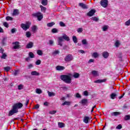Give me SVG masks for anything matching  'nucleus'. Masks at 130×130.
Returning <instances> with one entry per match:
<instances>
[{
    "label": "nucleus",
    "instance_id": "11",
    "mask_svg": "<svg viewBox=\"0 0 130 130\" xmlns=\"http://www.w3.org/2000/svg\"><path fill=\"white\" fill-rule=\"evenodd\" d=\"M33 45H34V43L32 42H29L26 46V48H32L33 47Z\"/></svg>",
    "mask_w": 130,
    "mask_h": 130
},
{
    "label": "nucleus",
    "instance_id": "35",
    "mask_svg": "<svg viewBox=\"0 0 130 130\" xmlns=\"http://www.w3.org/2000/svg\"><path fill=\"white\" fill-rule=\"evenodd\" d=\"M71 103L70 102H64L63 104H62V106H64V105H70Z\"/></svg>",
    "mask_w": 130,
    "mask_h": 130
},
{
    "label": "nucleus",
    "instance_id": "17",
    "mask_svg": "<svg viewBox=\"0 0 130 130\" xmlns=\"http://www.w3.org/2000/svg\"><path fill=\"white\" fill-rule=\"evenodd\" d=\"M112 116H117V115H120V112H114L111 113Z\"/></svg>",
    "mask_w": 130,
    "mask_h": 130
},
{
    "label": "nucleus",
    "instance_id": "6",
    "mask_svg": "<svg viewBox=\"0 0 130 130\" xmlns=\"http://www.w3.org/2000/svg\"><path fill=\"white\" fill-rule=\"evenodd\" d=\"M74 59V57L73 56V55L69 54L66 56V57L64 58V61L66 62H70Z\"/></svg>",
    "mask_w": 130,
    "mask_h": 130
},
{
    "label": "nucleus",
    "instance_id": "52",
    "mask_svg": "<svg viewBox=\"0 0 130 130\" xmlns=\"http://www.w3.org/2000/svg\"><path fill=\"white\" fill-rule=\"evenodd\" d=\"M49 113V114H55V113H56V111H50Z\"/></svg>",
    "mask_w": 130,
    "mask_h": 130
},
{
    "label": "nucleus",
    "instance_id": "61",
    "mask_svg": "<svg viewBox=\"0 0 130 130\" xmlns=\"http://www.w3.org/2000/svg\"><path fill=\"white\" fill-rule=\"evenodd\" d=\"M6 39H7V38H4L3 40H2V43H3V45L5 44V41H6Z\"/></svg>",
    "mask_w": 130,
    "mask_h": 130
},
{
    "label": "nucleus",
    "instance_id": "41",
    "mask_svg": "<svg viewBox=\"0 0 130 130\" xmlns=\"http://www.w3.org/2000/svg\"><path fill=\"white\" fill-rule=\"evenodd\" d=\"M59 25L60 27H66V24H64V23H63L62 21H60L59 22Z\"/></svg>",
    "mask_w": 130,
    "mask_h": 130
},
{
    "label": "nucleus",
    "instance_id": "29",
    "mask_svg": "<svg viewBox=\"0 0 130 130\" xmlns=\"http://www.w3.org/2000/svg\"><path fill=\"white\" fill-rule=\"evenodd\" d=\"M31 35L32 34H31V32H30V31H27L26 32V37H27V38H30Z\"/></svg>",
    "mask_w": 130,
    "mask_h": 130
},
{
    "label": "nucleus",
    "instance_id": "37",
    "mask_svg": "<svg viewBox=\"0 0 130 130\" xmlns=\"http://www.w3.org/2000/svg\"><path fill=\"white\" fill-rule=\"evenodd\" d=\"M29 56L31 58H34V53H33L32 52H30L29 53Z\"/></svg>",
    "mask_w": 130,
    "mask_h": 130
},
{
    "label": "nucleus",
    "instance_id": "8",
    "mask_svg": "<svg viewBox=\"0 0 130 130\" xmlns=\"http://www.w3.org/2000/svg\"><path fill=\"white\" fill-rule=\"evenodd\" d=\"M13 49H20L21 47L20 46V43L19 42H15L13 43Z\"/></svg>",
    "mask_w": 130,
    "mask_h": 130
},
{
    "label": "nucleus",
    "instance_id": "60",
    "mask_svg": "<svg viewBox=\"0 0 130 130\" xmlns=\"http://www.w3.org/2000/svg\"><path fill=\"white\" fill-rule=\"evenodd\" d=\"M28 103H29V100H26V103L25 104V105L26 107L28 106Z\"/></svg>",
    "mask_w": 130,
    "mask_h": 130
},
{
    "label": "nucleus",
    "instance_id": "46",
    "mask_svg": "<svg viewBox=\"0 0 130 130\" xmlns=\"http://www.w3.org/2000/svg\"><path fill=\"white\" fill-rule=\"evenodd\" d=\"M116 129H121L122 126H121V124H119L116 126Z\"/></svg>",
    "mask_w": 130,
    "mask_h": 130
},
{
    "label": "nucleus",
    "instance_id": "26",
    "mask_svg": "<svg viewBox=\"0 0 130 130\" xmlns=\"http://www.w3.org/2000/svg\"><path fill=\"white\" fill-rule=\"evenodd\" d=\"M40 8L41 9V12L45 13V11H46V8L43 7L42 5L40 6Z\"/></svg>",
    "mask_w": 130,
    "mask_h": 130
},
{
    "label": "nucleus",
    "instance_id": "42",
    "mask_svg": "<svg viewBox=\"0 0 130 130\" xmlns=\"http://www.w3.org/2000/svg\"><path fill=\"white\" fill-rule=\"evenodd\" d=\"M115 45L116 47H118V46H119V45H120V43H119V41H116L115 43Z\"/></svg>",
    "mask_w": 130,
    "mask_h": 130
},
{
    "label": "nucleus",
    "instance_id": "62",
    "mask_svg": "<svg viewBox=\"0 0 130 130\" xmlns=\"http://www.w3.org/2000/svg\"><path fill=\"white\" fill-rule=\"evenodd\" d=\"M79 52H80V53H85V51L83 50H80L78 51Z\"/></svg>",
    "mask_w": 130,
    "mask_h": 130
},
{
    "label": "nucleus",
    "instance_id": "12",
    "mask_svg": "<svg viewBox=\"0 0 130 130\" xmlns=\"http://www.w3.org/2000/svg\"><path fill=\"white\" fill-rule=\"evenodd\" d=\"M80 103H81L82 105H86L87 103H88V100L87 99H83L80 102Z\"/></svg>",
    "mask_w": 130,
    "mask_h": 130
},
{
    "label": "nucleus",
    "instance_id": "40",
    "mask_svg": "<svg viewBox=\"0 0 130 130\" xmlns=\"http://www.w3.org/2000/svg\"><path fill=\"white\" fill-rule=\"evenodd\" d=\"M7 21H13V18L11 16H7L6 18Z\"/></svg>",
    "mask_w": 130,
    "mask_h": 130
},
{
    "label": "nucleus",
    "instance_id": "48",
    "mask_svg": "<svg viewBox=\"0 0 130 130\" xmlns=\"http://www.w3.org/2000/svg\"><path fill=\"white\" fill-rule=\"evenodd\" d=\"M77 32L78 33H82L83 32V28H78Z\"/></svg>",
    "mask_w": 130,
    "mask_h": 130
},
{
    "label": "nucleus",
    "instance_id": "45",
    "mask_svg": "<svg viewBox=\"0 0 130 130\" xmlns=\"http://www.w3.org/2000/svg\"><path fill=\"white\" fill-rule=\"evenodd\" d=\"M19 73H20L19 70H15L14 73V76H17V75H19Z\"/></svg>",
    "mask_w": 130,
    "mask_h": 130
},
{
    "label": "nucleus",
    "instance_id": "38",
    "mask_svg": "<svg viewBox=\"0 0 130 130\" xmlns=\"http://www.w3.org/2000/svg\"><path fill=\"white\" fill-rule=\"evenodd\" d=\"M91 20H92V21H94L95 22H98V21H99V19L96 17H92Z\"/></svg>",
    "mask_w": 130,
    "mask_h": 130
},
{
    "label": "nucleus",
    "instance_id": "64",
    "mask_svg": "<svg viewBox=\"0 0 130 130\" xmlns=\"http://www.w3.org/2000/svg\"><path fill=\"white\" fill-rule=\"evenodd\" d=\"M49 44H50V45H52V44H53V41L50 40L49 41Z\"/></svg>",
    "mask_w": 130,
    "mask_h": 130
},
{
    "label": "nucleus",
    "instance_id": "28",
    "mask_svg": "<svg viewBox=\"0 0 130 130\" xmlns=\"http://www.w3.org/2000/svg\"><path fill=\"white\" fill-rule=\"evenodd\" d=\"M58 125L60 128L64 127V124L62 122H58Z\"/></svg>",
    "mask_w": 130,
    "mask_h": 130
},
{
    "label": "nucleus",
    "instance_id": "30",
    "mask_svg": "<svg viewBox=\"0 0 130 130\" xmlns=\"http://www.w3.org/2000/svg\"><path fill=\"white\" fill-rule=\"evenodd\" d=\"M91 74L93 75V76H98V72L95 71V70H93L91 72Z\"/></svg>",
    "mask_w": 130,
    "mask_h": 130
},
{
    "label": "nucleus",
    "instance_id": "14",
    "mask_svg": "<svg viewBox=\"0 0 130 130\" xmlns=\"http://www.w3.org/2000/svg\"><path fill=\"white\" fill-rule=\"evenodd\" d=\"M103 56L104 58H108L109 56V53L107 51H104L103 52Z\"/></svg>",
    "mask_w": 130,
    "mask_h": 130
},
{
    "label": "nucleus",
    "instance_id": "4",
    "mask_svg": "<svg viewBox=\"0 0 130 130\" xmlns=\"http://www.w3.org/2000/svg\"><path fill=\"white\" fill-rule=\"evenodd\" d=\"M31 25V23L30 22H27L26 24L25 23H21L20 25L21 27L23 30L24 31H27L28 29L30 28V25Z\"/></svg>",
    "mask_w": 130,
    "mask_h": 130
},
{
    "label": "nucleus",
    "instance_id": "27",
    "mask_svg": "<svg viewBox=\"0 0 130 130\" xmlns=\"http://www.w3.org/2000/svg\"><path fill=\"white\" fill-rule=\"evenodd\" d=\"M48 96L49 97H52V96H55V94L54 92H51L50 91H48Z\"/></svg>",
    "mask_w": 130,
    "mask_h": 130
},
{
    "label": "nucleus",
    "instance_id": "43",
    "mask_svg": "<svg viewBox=\"0 0 130 130\" xmlns=\"http://www.w3.org/2000/svg\"><path fill=\"white\" fill-rule=\"evenodd\" d=\"M4 70L6 72H9L11 70V68L10 67H6L4 68Z\"/></svg>",
    "mask_w": 130,
    "mask_h": 130
},
{
    "label": "nucleus",
    "instance_id": "7",
    "mask_svg": "<svg viewBox=\"0 0 130 130\" xmlns=\"http://www.w3.org/2000/svg\"><path fill=\"white\" fill-rule=\"evenodd\" d=\"M100 4L103 8H107L108 6V0H102Z\"/></svg>",
    "mask_w": 130,
    "mask_h": 130
},
{
    "label": "nucleus",
    "instance_id": "31",
    "mask_svg": "<svg viewBox=\"0 0 130 130\" xmlns=\"http://www.w3.org/2000/svg\"><path fill=\"white\" fill-rule=\"evenodd\" d=\"M92 56L93 57H94L95 58H97V57H98V56H99V55L98 54V53L97 52H94L92 54Z\"/></svg>",
    "mask_w": 130,
    "mask_h": 130
},
{
    "label": "nucleus",
    "instance_id": "57",
    "mask_svg": "<svg viewBox=\"0 0 130 130\" xmlns=\"http://www.w3.org/2000/svg\"><path fill=\"white\" fill-rule=\"evenodd\" d=\"M16 32V28H14L11 29V32L14 34Z\"/></svg>",
    "mask_w": 130,
    "mask_h": 130
},
{
    "label": "nucleus",
    "instance_id": "21",
    "mask_svg": "<svg viewBox=\"0 0 130 130\" xmlns=\"http://www.w3.org/2000/svg\"><path fill=\"white\" fill-rule=\"evenodd\" d=\"M72 38L74 43H78V38H77V37L73 36Z\"/></svg>",
    "mask_w": 130,
    "mask_h": 130
},
{
    "label": "nucleus",
    "instance_id": "36",
    "mask_svg": "<svg viewBox=\"0 0 130 130\" xmlns=\"http://www.w3.org/2000/svg\"><path fill=\"white\" fill-rule=\"evenodd\" d=\"M37 54H38V55H42L43 54V52H42V51L41 50H38Z\"/></svg>",
    "mask_w": 130,
    "mask_h": 130
},
{
    "label": "nucleus",
    "instance_id": "24",
    "mask_svg": "<svg viewBox=\"0 0 130 130\" xmlns=\"http://www.w3.org/2000/svg\"><path fill=\"white\" fill-rule=\"evenodd\" d=\"M38 29V28L37 27V26H36V25H34L31 28L32 32H35L36 31H37V30Z\"/></svg>",
    "mask_w": 130,
    "mask_h": 130
},
{
    "label": "nucleus",
    "instance_id": "55",
    "mask_svg": "<svg viewBox=\"0 0 130 130\" xmlns=\"http://www.w3.org/2000/svg\"><path fill=\"white\" fill-rule=\"evenodd\" d=\"M40 107L39 105L37 104L35 106V107L33 108V109H38Z\"/></svg>",
    "mask_w": 130,
    "mask_h": 130
},
{
    "label": "nucleus",
    "instance_id": "33",
    "mask_svg": "<svg viewBox=\"0 0 130 130\" xmlns=\"http://www.w3.org/2000/svg\"><path fill=\"white\" fill-rule=\"evenodd\" d=\"M52 33H58V29L56 28H53L51 30Z\"/></svg>",
    "mask_w": 130,
    "mask_h": 130
},
{
    "label": "nucleus",
    "instance_id": "1",
    "mask_svg": "<svg viewBox=\"0 0 130 130\" xmlns=\"http://www.w3.org/2000/svg\"><path fill=\"white\" fill-rule=\"evenodd\" d=\"M22 107H23V104L21 103L14 104L12 106V109L9 112V116H12V115H14L15 113H18V112H19L18 109H21Z\"/></svg>",
    "mask_w": 130,
    "mask_h": 130
},
{
    "label": "nucleus",
    "instance_id": "20",
    "mask_svg": "<svg viewBox=\"0 0 130 130\" xmlns=\"http://www.w3.org/2000/svg\"><path fill=\"white\" fill-rule=\"evenodd\" d=\"M73 77L74 78H75V79H78L80 77V74L78 73H74V74L73 75Z\"/></svg>",
    "mask_w": 130,
    "mask_h": 130
},
{
    "label": "nucleus",
    "instance_id": "53",
    "mask_svg": "<svg viewBox=\"0 0 130 130\" xmlns=\"http://www.w3.org/2000/svg\"><path fill=\"white\" fill-rule=\"evenodd\" d=\"M76 98H82V96H81L80 94L79 93H76Z\"/></svg>",
    "mask_w": 130,
    "mask_h": 130
},
{
    "label": "nucleus",
    "instance_id": "63",
    "mask_svg": "<svg viewBox=\"0 0 130 130\" xmlns=\"http://www.w3.org/2000/svg\"><path fill=\"white\" fill-rule=\"evenodd\" d=\"M44 106H48V102H46L44 103Z\"/></svg>",
    "mask_w": 130,
    "mask_h": 130
},
{
    "label": "nucleus",
    "instance_id": "58",
    "mask_svg": "<svg viewBox=\"0 0 130 130\" xmlns=\"http://www.w3.org/2000/svg\"><path fill=\"white\" fill-rule=\"evenodd\" d=\"M32 68H33V64H30L28 65V69H30Z\"/></svg>",
    "mask_w": 130,
    "mask_h": 130
},
{
    "label": "nucleus",
    "instance_id": "18",
    "mask_svg": "<svg viewBox=\"0 0 130 130\" xmlns=\"http://www.w3.org/2000/svg\"><path fill=\"white\" fill-rule=\"evenodd\" d=\"M31 76H39V75H40V74L38 72H37V71H32L31 72Z\"/></svg>",
    "mask_w": 130,
    "mask_h": 130
},
{
    "label": "nucleus",
    "instance_id": "23",
    "mask_svg": "<svg viewBox=\"0 0 130 130\" xmlns=\"http://www.w3.org/2000/svg\"><path fill=\"white\" fill-rule=\"evenodd\" d=\"M55 23L52 22H50L47 24V27H52L53 25H55Z\"/></svg>",
    "mask_w": 130,
    "mask_h": 130
},
{
    "label": "nucleus",
    "instance_id": "13",
    "mask_svg": "<svg viewBox=\"0 0 130 130\" xmlns=\"http://www.w3.org/2000/svg\"><path fill=\"white\" fill-rule=\"evenodd\" d=\"M19 14H20V12H19V10L14 9L13 10V13H12V16H18Z\"/></svg>",
    "mask_w": 130,
    "mask_h": 130
},
{
    "label": "nucleus",
    "instance_id": "25",
    "mask_svg": "<svg viewBox=\"0 0 130 130\" xmlns=\"http://www.w3.org/2000/svg\"><path fill=\"white\" fill-rule=\"evenodd\" d=\"M41 4L43 6H47V0H42Z\"/></svg>",
    "mask_w": 130,
    "mask_h": 130
},
{
    "label": "nucleus",
    "instance_id": "56",
    "mask_svg": "<svg viewBox=\"0 0 130 130\" xmlns=\"http://www.w3.org/2000/svg\"><path fill=\"white\" fill-rule=\"evenodd\" d=\"M58 53H59V51L58 50H56L53 53V54H54V55H56V54H58Z\"/></svg>",
    "mask_w": 130,
    "mask_h": 130
},
{
    "label": "nucleus",
    "instance_id": "16",
    "mask_svg": "<svg viewBox=\"0 0 130 130\" xmlns=\"http://www.w3.org/2000/svg\"><path fill=\"white\" fill-rule=\"evenodd\" d=\"M89 119H90V118L88 116L84 117V118L83 119L84 122L85 123H89Z\"/></svg>",
    "mask_w": 130,
    "mask_h": 130
},
{
    "label": "nucleus",
    "instance_id": "32",
    "mask_svg": "<svg viewBox=\"0 0 130 130\" xmlns=\"http://www.w3.org/2000/svg\"><path fill=\"white\" fill-rule=\"evenodd\" d=\"M82 43L83 45H87V44H88V42H87V40L86 39L82 40Z\"/></svg>",
    "mask_w": 130,
    "mask_h": 130
},
{
    "label": "nucleus",
    "instance_id": "50",
    "mask_svg": "<svg viewBox=\"0 0 130 130\" xmlns=\"http://www.w3.org/2000/svg\"><path fill=\"white\" fill-rule=\"evenodd\" d=\"M41 63V60H37L36 62V64L37 66H39Z\"/></svg>",
    "mask_w": 130,
    "mask_h": 130
},
{
    "label": "nucleus",
    "instance_id": "59",
    "mask_svg": "<svg viewBox=\"0 0 130 130\" xmlns=\"http://www.w3.org/2000/svg\"><path fill=\"white\" fill-rule=\"evenodd\" d=\"M91 62H94V59H90L88 61V63H91Z\"/></svg>",
    "mask_w": 130,
    "mask_h": 130
},
{
    "label": "nucleus",
    "instance_id": "5",
    "mask_svg": "<svg viewBox=\"0 0 130 130\" xmlns=\"http://www.w3.org/2000/svg\"><path fill=\"white\" fill-rule=\"evenodd\" d=\"M31 15L32 16V17L38 18V21H41V20L43 19V14H42L41 12L34 13Z\"/></svg>",
    "mask_w": 130,
    "mask_h": 130
},
{
    "label": "nucleus",
    "instance_id": "47",
    "mask_svg": "<svg viewBox=\"0 0 130 130\" xmlns=\"http://www.w3.org/2000/svg\"><path fill=\"white\" fill-rule=\"evenodd\" d=\"M18 90H22L23 88H24V86H23V84H20L18 85Z\"/></svg>",
    "mask_w": 130,
    "mask_h": 130
},
{
    "label": "nucleus",
    "instance_id": "44",
    "mask_svg": "<svg viewBox=\"0 0 130 130\" xmlns=\"http://www.w3.org/2000/svg\"><path fill=\"white\" fill-rule=\"evenodd\" d=\"M3 25L5 27H6V28H9V24L8 23V22H4L3 23Z\"/></svg>",
    "mask_w": 130,
    "mask_h": 130
},
{
    "label": "nucleus",
    "instance_id": "3",
    "mask_svg": "<svg viewBox=\"0 0 130 130\" xmlns=\"http://www.w3.org/2000/svg\"><path fill=\"white\" fill-rule=\"evenodd\" d=\"M70 41V37H69L67 35L63 34L62 36L58 38V45L60 46H62L63 41Z\"/></svg>",
    "mask_w": 130,
    "mask_h": 130
},
{
    "label": "nucleus",
    "instance_id": "39",
    "mask_svg": "<svg viewBox=\"0 0 130 130\" xmlns=\"http://www.w3.org/2000/svg\"><path fill=\"white\" fill-rule=\"evenodd\" d=\"M130 119V116L129 115H125L124 117V120H129Z\"/></svg>",
    "mask_w": 130,
    "mask_h": 130
},
{
    "label": "nucleus",
    "instance_id": "10",
    "mask_svg": "<svg viewBox=\"0 0 130 130\" xmlns=\"http://www.w3.org/2000/svg\"><path fill=\"white\" fill-rule=\"evenodd\" d=\"M79 7H81L82 9H84V10H86L88 9V6H87L86 4L82 3H80L79 4Z\"/></svg>",
    "mask_w": 130,
    "mask_h": 130
},
{
    "label": "nucleus",
    "instance_id": "15",
    "mask_svg": "<svg viewBox=\"0 0 130 130\" xmlns=\"http://www.w3.org/2000/svg\"><path fill=\"white\" fill-rule=\"evenodd\" d=\"M64 69V67L63 66H57L56 67V71H63Z\"/></svg>",
    "mask_w": 130,
    "mask_h": 130
},
{
    "label": "nucleus",
    "instance_id": "9",
    "mask_svg": "<svg viewBox=\"0 0 130 130\" xmlns=\"http://www.w3.org/2000/svg\"><path fill=\"white\" fill-rule=\"evenodd\" d=\"M95 13L96 10H95V9H91L88 13H87V15L88 17H92Z\"/></svg>",
    "mask_w": 130,
    "mask_h": 130
},
{
    "label": "nucleus",
    "instance_id": "51",
    "mask_svg": "<svg viewBox=\"0 0 130 130\" xmlns=\"http://www.w3.org/2000/svg\"><path fill=\"white\" fill-rule=\"evenodd\" d=\"M6 57H7V54H6V53H3L1 56V58H3L4 59H6Z\"/></svg>",
    "mask_w": 130,
    "mask_h": 130
},
{
    "label": "nucleus",
    "instance_id": "22",
    "mask_svg": "<svg viewBox=\"0 0 130 130\" xmlns=\"http://www.w3.org/2000/svg\"><path fill=\"white\" fill-rule=\"evenodd\" d=\"M105 81H106L105 80L99 79L94 81V83H103V82H105Z\"/></svg>",
    "mask_w": 130,
    "mask_h": 130
},
{
    "label": "nucleus",
    "instance_id": "54",
    "mask_svg": "<svg viewBox=\"0 0 130 130\" xmlns=\"http://www.w3.org/2000/svg\"><path fill=\"white\" fill-rule=\"evenodd\" d=\"M107 29H108V27L106 25L104 26L103 27V31H106V30H107Z\"/></svg>",
    "mask_w": 130,
    "mask_h": 130
},
{
    "label": "nucleus",
    "instance_id": "34",
    "mask_svg": "<svg viewBox=\"0 0 130 130\" xmlns=\"http://www.w3.org/2000/svg\"><path fill=\"white\" fill-rule=\"evenodd\" d=\"M36 93L37 94H41V93H42V90H41V89H40V88H37L36 89Z\"/></svg>",
    "mask_w": 130,
    "mask_h": 130
},
{
    "label": "nucleus",
    "instance_id": "2",
    "mask_svg": "<svg viewBox=\"0 0 130 130\" xmlns=\"http://www.w3.org/2000/svg\"><path fill=\"white\" fill-rule=\"evenodd\" d=\"M60 79L66 84H71L72 83V74L62 75L60 76Z\"/></svg>",
    "mask_w": 130,
    "mask_h": 130
},
{
    "label": "nucleus",
    "instance_id": "19",
    "mask_svg": "<svg viewBox=\"0 0 130 130\" xmlns=\"http://www.w3.org/2000/svg\"><path fill=\"white\" fill-rule=\"evenodd\" d=\"M116 97H117V94H116V93H112L111 94V99H115V98H116Z\"/></svg>",
    "mask_w": 130,
    "mask_h": 130
},
{
    "label": "nucleus",
    "instance_id": "49",
    "mask_svg": "<svg viewBox=\"0 0 130 130\" xmlns=\"http://www.w3.org/2000/svg\"><path fill=\"white\" fill-rule=\"evenodd\" d=\"M83 95L84 96H88L89 95V93L87 90H85L83 92Z\"/></svg>",
    "mask_w": 130,
    "mask_h": 130
}]
</instances>
